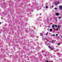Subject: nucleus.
<instances>
[{
    "label": "nucleus",
    "instance_id": "5701e85b",
    "mask_svg": "<svg viewBox=\"0 0 62 62\" xmlns=\"http://www.w3.org/2000/svg\"><path fill=\"white\" fill-rule=\"evenodd\" d=\"M57 33H58V34H59V32H58Z\"/></svg>",
    "mask_w": 62,
    "mask_h": 62
},
{
    "label": "nucleus",
    "instance_id": "f03ea898",
    "mask_svg": "<svg viewBox=\"0 0 62 62\" xmlns=\"http://www.w3.org/2000/svg\"><path fill=\"white\" fill-rule=\"evenodd\" d=\"M60 9H62V6H60Z\"/></svg>",
    "mask_w": 62,
    "mask_h": 62
},
{
    "label": "nucleus",
    "instance_id": "39448f33",
    "mask_svg": "<svg viewBox=\"0 0 62 62\" xmlns=\"http://www.w3.org/2000/svg\"><path fill=\"white\" fill-rule=\"evenodd\" d=\"M50 31H53V29H50Z\"/></svg>",
    "mask_w": 62,
    "mask_h": 62
},
{
    "label": "nucleus",
    "instance_id": "6e6552de",
    "mask_svg": "<svg viewBox=\"0 0 62 62\" xmlns=\"http://www.w3.org/2000/svg\"><path fill=\"white\" fill-rule=\"evenodd\" d=\"M57 27H58V28H60V26L59 25H58L57 26Z\"/></svg>",
    "mask_w": 62,
    "mask_h": 62
},
{
    "label": "nucleus",
    "instance_id": "1a4fd4ad",
    "mask_svg": "<svg viewBox=\"0 0 62 62\" xmlns=\"http://www.w3.org/2000/svg\"><path fill=\"white\" fill-rule=\"evenodd\" d=\"M55 10H56L57 9V8H55Z\"/></svg>",
    "mask_w": 62,
    "mask_h": 62
},
{
    "label": "nucleus",
    "instance_id": "423d86ee",
    "mask_svg": "<svg viewBox=\"0 0 62 62\" xmlns=\"http://www.w3.org/2000/svg\"><path fill=\"white\" fill-rule=\"evenodd\" d=\"M48 32H47V33H46V36H47V35H48Z\"/></svg>",
    "mask_w": 62,
    "mask_h": 62
},
{
    "label": "nucleus",
    "instance_id": "cd10ccee",
    "mask_svg": "<svg viewBox=\"0 0 62 62\" xmlns=\"http://www.w3.org/2000/svg\"><path fill=\"white\" fill-rule=\"evenodd\" d=\"M49 42H51V41H50Z\"/></svg>",
    "mask_w": 62,
    "mask_h": 62
},
{
    "label": "nucleus",
    "instance_id": "bb28decb",
    "mask_svg": "<svg viewBox=\"0 0 62 62\" xmlns=\"http://www.w3.org/2000/svg\"><path fill=\"white\" fill-rule=\"evenodd\" d=\"M48 27H49V26H48Z\"/></svg>",
    "mask_w": 62,
    "mask_h": 62
},
{
    "label": "nucleus",
    "instance_id": "412c9836",
    "mask_svg": "<svg viewBox=\"0 0 62 62\" xmlns=\"http://www.w3.org/2000/svg\"><path fill=\"white\" fill-rule=\"evenodd\" d=\"M53 36H55V35H54V34L53 35Z\"/></svg>",
    "mask_w": 62,
    "mask_h": 62
},
{
    "label": "nucleus",
    "instance_id": "20e7f679",
    "mask_svg": "<svg viewBox=\"0 0 62 62\" xmlns=\"http://www.w3.org/2000/svg\"><path fill=\"white\" fill-rule=\"evenodd\" d=\"M54 25L53 24L52 25V28H54Z\"/></svg>",
    "mask_w": 62,
    "mask_h": 62
},
{
    "label": "nucleus",
    "instance_id": "c85d7f7f",
    "mask_svg": "<svg viewBox=\"0 0 62 62\" xmlns=\"http://www.w3.org/2000/svg\"><path fill=\"white\" fill-rule=\"evenodd\" d=\"M61 38L62 39V37H61Z\"/></svg>",
    "mask_w": 62,
    "mask_h": 62
},
{
    "label": "nucleus",
    "instance_id": "ddd939ff",
    "mask_svg": "<svg viewBox=\"0 0 62 62\" xmlns=\"http://www.w3.org/2000/svg\"><path fill=\"white\" fill-rule=\"evenodd\" d=\"M58 28H57V31H58Z\"/></svg>",
    "mask_w": 62,
    "mask_h": 62
},
{
    "label": "nucleus",
    "instance_id": "f257e3e1",
    "mask_svg": "<svg viewBox=\"0 0 62 62\" xmlns=\"http://www.w3.org/2000/svg\"><path fill=\"white\" fill-rule=\"evenodd\" d=\"M56 16H59V14L58 13H56Z\"/></svg>",
    "mask_w": 62,
    "mask_h": 62
},
{
    "label": "nucleus",
    "instance_id": "b1692460",
    "mask_svg": "<svg viewBox=\"0 0 62 62\" xmlns=\"http://www.w3.org/2000/svg\"><path fill=\"white\" fill-rule=\"evenodd\" d=\"M1 24V22H0V24Z\"/></svg>",
    "mask_w": 62,
    "mask_h": 62
},
{
    "label": "nucleus",
    "instance_id": "2eb2a0df",
    "mask_svg": "<svg viewBox=\"0 0 62 62\" xmlns=\"http://www.w3.org/2000/svg\"><path fill=\"white\" fill-rule=\"evenodd\" d=\"M61 17H59V19H61Z\"/></svg>",
    "mask_w": 62,
    "mask_h": 62
},
{
    "label": "nucleus",
    "instance_id": "f8f14e48",
    "mask_svg": "<svg viewBox=\"0 0 62 62\" xmlns=\"http://www.w3.org/2000/svg\"><path fill=\"white\" fill-rule=\"evenodd\" d=\"M55 27H57V25H55Z\"/></svg>",
    "mask_w": 62,
    "mask_h": 62
},
{
    "label": "nucleus",
    "instance_id": "a878e982",
    "mask_svg": "<svg viewBox=\"0 0 62 62\" xmlns=\"http://www.w3.org/2000/svg\"><path fill=\"white\" fill-rule=\"evenodd\" d=\"M45 5H46V6H47V5H46V4Z\"/></svg>",
    "mask_w": 62,
    "mask_h": 62
},
{
    "label": "nucleus",
    "instance_id": "4468645a",
    "mask_svg": "<svg viewBox=\"0 0 62 62\" xmlns=\"http://www.w3.org/2000/svg\"><path fill=\"white\" fill-rule=\"evenodd\" d=\"M46 8H48V6H47L46 7Z\"/></svg>",
    "mask_w": 62,
    "mask_h": 62
},
{
    "label": "nucleus",
    "instance_id": "6ab92c4d",
    "mask_svg": "<svg viewBox=\"0 0 62 62\" xmlns=\"http://www.w3.org/2000/svg\"><path fill=\"white\" fill-rule=\"evenodd\" d=\"M46 62H49V61H48L47 60L46 61Z\"/></svg>",
    "mask_w": 62,
    "mask_h": 62
},
{
    "label": "nucleus",
    "instance_id": "9b49d317",
    "mask_svg": "<svg viewBox=\"0 0 62 62\" xmlns=\"http://www.w3.org/2000/svg\"><path fill=\"white\" fill-rule=\"evenodd\" d=\"M57 3L58 4H60V3H59V1H58L57 2Z\"/></svg>",
    "mask_w": 62,
    "mask_h": 62
},
{
    "label": "nucleus",
    "instance_id": "9d476101",
    "mask_svg": "<svg viewBox=\"0 0 62 62\" xmlns=\"http://www.w3.org/2000/svg\"><path fill=\"white\" fill-rule=\"evenodd\" d=\"M60 43H58L57 44V45L58 46L59 45H60Z\"/></svg>",
    "mask_w": 62,
    "mask_h": 62
},
{
    "label": "nucleus",
    "instance_id": "dca6fc26",
    "mask_svg": "<svg viewBox=\"0 0 62 62\" xmlns=\"http://www.w3.org/2000/svg\"><path fill=\"white\" fill-rule=\"evenodd\" d=\"M57 5V3H56L55 4V5Z\"/></svg>",
    "mask_w": 62,
    "mask_h": 62
},
{
    "label": "nucleus",
    "instance_id": "aec40b11",
    "mask_svg": "<svg viewBox=\"0 0 62 62\" xmlns=\"http://www.w3.org/2000/svg\"><path fill=\"white\" fill-rule=\"evenodd\" d=\"M56 21H57V19H56Z\"/></svg>",
    "mask_w": 62,
    "mask_h": 62
},
{
    "label": "nucleus",
    "instance_id": "7ed1b4c3",
    "mask_svg": "<svg viewBox=\"0 0 62 62\" xmlns=\"http://www.w3.org/2000/svg\"><path fill=\"white\" fill-rule=\"evenodd\" d=\"M49 48H50V49H51V50H54V49L52 48V47H51V46H49Z\"/></svg>",
    "mask_w": 62,
    "mask_h": 62
},
{
    "label": "nucleus",
    "instance_id": "0eeeda50",
    "mask_svg": "<svg viewBox=\"0 0 62 62\" xmlns=\"http://www.w3.org/2000/svg\"><path fill=\"white\" fill-rule=\"evenodd\" d=\"M51 42L52 43H54V41L53 40H52V41H51Z\"/></svg>",
    "mask_w": 62,
    "mask_h": 62
},
{
    "label": "nucleus",
    "instance_id": "a211bd4d",
    "mask_svg": "<svg viewBox=\"0 0 62 62\" xmlns=\"http://www.w3.org/2000/svg\"><path fill=\"white\" fill-rule=\"evenodd\" d=\"M40 35L41 36H42V34H40Z\"/></svg>",
    "mask_w": 62,
    "mask_h": 62
},
{
    "label": "nucleus",
    "instance_id": "f3484780",
    "mask_svg": "<svg viewBox=\"0 0 62 62\" xmlns=\"http://www.w3.org/2000/svg\"><path fill=\"white\" fill-rule=\"evenodd\" d=\"M56 36H58V34H56Z\"/></svg>",
    "mask_w": 62,
    "mask_h": 62
},
{
    "label": "nucleus",
    "instance_id": "393cba45",
    "mask_svg": "<svg viewBox=\"0 0 62 62\" xmlns=\"http://www.w3.org/2000/svg\"><path fill=\"white\" fill-rule=\"evenodd\" d=\"M51 62V61H49V62Z\"/></svg>",
    "mask_w": 62,
    "mask_h": 62
},
{
    "label": "nucleus",
    "instance_id": "4be33fe9",
    "mask_svg": "<svg viewBox=\"0 0 62 62\" xmlns=\"http://www.w3.org/2000/svg\"><path fill=\"white\" fill-rule=\"evenodd\" d=\"M52 7H54V6H52Z\"/></svg>",
    "mask_w": 62,
    "mask_h": 62
}]
</instances>
